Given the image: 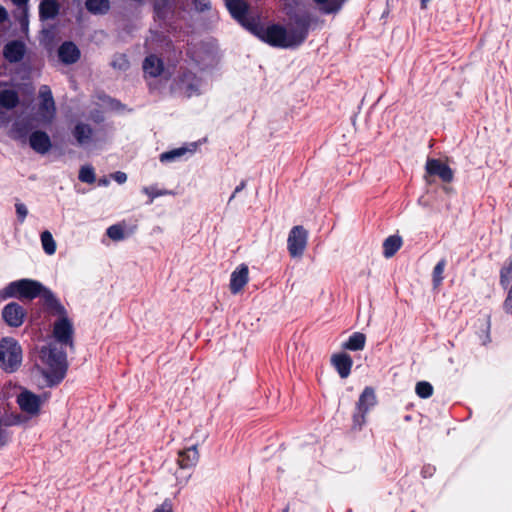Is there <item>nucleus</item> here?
<instances>
[{"instance_id":"obj_41","label":"nucleus","mask_w":512,"mask_h":512,"mask_svg":"<svg viewBox=\"0 0 512 512\" xmlns=\"http://www.w3.org/2000/svg\"><path fill=\"white\" fill-rule=\"evenodd\" d=\"M192 9L198 13H203L211 9L210 0H192Z\"/></svg>"},{"instance_id":"obj_9","label":"nucleus","mask_w":512,"mask_h":512,"mask_svg":"<svg viewBox=\"0 0 512 512\" xmlns=\"http://www.w3.org/2000/svg\"><path fill=\"white\" fill-rule=\"evenodd\" d=\"M23 360V350L17 339L5 336L0 339V369L8 374L18 371Z\"/></svg>"},{"instance_id":"obj_43","label":"nucleus","mask_w":512,"mask_h":512,"mask_svg":"<svg viewBox=\"0 0 512 512\" xmlns=\"http://www.w3.org/2000/svg\"><path fill=\"white\" fill-rule=\"evenodd\" d=\"M282 3L284 6V12H287L290 9L301 10L302 8H305L303 0H282Z\"/></svg>"},{"instance_id":"obj_54","label":"nucleus","mask_w":512,"mask_h":512,"mask_svg":"<svg viewBox=\"0 0 512 512\" xmlns=\"http://www.w3.org/2000/svg\"><path fill=\"white\" fill-rule=\"evenodd\" d=\"M14 7H29V0H11Z\"/></svg>"},{"instance_id":"obj_39","label":"nucleus","mask_w":512,"mask_h":512,"mask_svg":"<svg viewBox=\"0 0 512 512\" xmlns=\"http://www.w3.org/2000/svg\"><path fill=\"white\" fill-rule=\"evenodd\" d=\"M111 65L113 68L125 72L130 68V61L126 54H119L115 56Z\"/></svg>"},{"instance_id":"obj_30","label":"nucleus","mask_w":512,"mask_h":512,"mask_svg":"<svg viewBox=\"0 0 512 512\" xmlns=\"http://www.w3.org/2000/svg\"><path fill=\"white\" fill-rule=\"evenodd\" d=\"M85 8L92 15H105L111 8L110 0H85Z\"/></svg>"},{"instance_id":"obj_47","label":"nucleus","mask_w":512,"mask_h":512,"mask_svg":"<svg viewBox=\"0 0 512 512\" xmlns=\"http://www.w3.org/2000/svg\"><path fill=\"white\" fill-rule=\"evenodd\" d=\"M152 512H173L172 502L170 499H165L162 504L158 505Z\"/></svg>"},{"instance_id":"obj_37","label":"nucleus","mask_w":512,"mask_h":512,"mask_svg":"<svg viewBox=\"0 0 512 512\" xmlns=\"http://www.w3.org/2000/svg\"><path fill=\"white\" fill-rule=\"evenodd\" d=\"M434 387L426 380L418 381L415 385V393L421 399H428L433 395Z\"/></svg>"},{"instance_id":"obj_5","label":"nucleus","mask_w":512,"mask_h":512,"mask_svg":"<svg viewBox=\"0 0 512 512\" xmlns=\"http://www.w3.org/2000/svg\"><path fill=\"white\" fill-rule=\"evenodd\" d=\"M285 14L288 17L284 25L287 27L290 50H295L306 41L310 31L316 29L319 17L305 8L301 10L290 9Z\"/></svg>"},{"instance_id":"obj_27","label":"nucleus","mask_w":512,"mask_h":512,"mask_svg":"<svg viewBox=\"0 0 512 512\" xmlns=\"http://www.w3.org/2000/svg\"><path fill=\"white\" fill-rule=\"evenodd\" d=\"M367 337L363 332H353L342 344L341 348L347 352H358L365 348Z\"/></svg>"},{"instance_id":"obj_12","label":"nucleus","mask_w":512,"mask_h":512,"mask_svg":"<svg viewBox=\"0 0 512 512\" xmlns=\"http://www.w3.org/2000/svg\"><path fill=\"white\" fill-rule=\"evenodd\" d=\"M69 129L76 144L80 147H85L89 144L102 141L103 138L98 136V134L101 132L105 134L103 129H99L96 132L89 123L79 119L71 120Z\"/></svg>"},{"instance_id":"obj_31","label":"nucleus","mask_w":512,"mask_h":512,"mask_svg":"<svg viewBox=\"0 0 512 512\" xmlns=\"http://www.w3.org/2000/svg\"><path fill=\"white\" fill-rule=\"evenodd\" d=\"M490 328V316L487 315L484 318H479L477 320V334L482 345H487L491 342Z\"/></svg>"},{"instance_id":"obj_4","label":"nucleus","mask_w":512,"mask_h":512,"mask_svg":"<svg viewBox=\"0 0 512 512\" xmlns=\"http://www.w3.org/2000/svg\"><path fill=\"white\" fill-rule=\"evenodd\" d=\"M3 57L7 63L13 65L11 74L21 80H30L34 70L36 53L31 50L23 39L8 40L3 46Z\"/></svg>"},{"instance_id":"obj_50","label":"nucleus","mask_w":512,"mask_h":512,"mask_svg":"<svg viewBox=\"0 0 512 512\" xmlns=\"http://www.w3.org/2000/svg\"><path fill=\"white\" fill-rule=\"evenodd\" d=\"M246 185H247L246 180H241L240 183L235 187L233 193L231 194V196L229 198V202H231L238 193H240L243 189H245Z\"/></svg>"},{"instance_id":"obj_3","label":"nucleus","mask_w":512,"mask_h":512,"mask_svg":"<svg viewBox=\"0 0 512 512\" xmlns=\"http://www.w3.org/2000/svg\"><path fill=\"white\" fill-rule=\"evenodd\" d=\"M41 299L44 307L59 308V297L51 288L41 281L32 278L13 280L0 289V301L8 299L34 300Z\"/></svg>"},{"instance_id":"obj_13","label":"nucleus","mask_w":512,"mask_h":512,"mask_svg":"<svg viewBox=\"0 0 512 512\" xmlns=\"http://www.w3.org/2000/svg\"><path fill=\"white\" fill-rule=\"evenodd\" d=\"M16 403L20 410L25 413L26 417H30V419L41 414L42 409L38 393L26 387L20 388L19 393L16 395Z\"/></svg>"},{"instance_id":"obj_40","label":"nucleus","mask_w":512,"mask_h":512,"mask_svg":"<svg viewBox=\"0 0 512 512\" xmlns=\"http://www.w3.org/2000/svg\"><path fill=\"white\" fill-rule=\"evenodd\" d=\"M14 206H15V212H16L17 221L19 223H23L25 221L27 215H28V208H27V206L23 202H21L19 200H17L15 202Z\"/></svg>"},{"instance_id":"obj_55","label":"nucleus","mask_w":512,"mask_h":512,"mask_svg":"<svg viewBox=\"0 0 512 512\" xmlns=\"http://www.w3.org/2000/svg\"><path fill=\"white\" fill-rule=\"evenodd\" d=\"M92 120L96 124H101L104 121V116L101 112L96 111V113L92 115Z\"/></svg>"},{"instance_id":"obj_24","label":"nucleus","mask_w":512,"mask_h":512,"mask_svg":"<svg viewBox=\"0 0 512 512\" xmlns=\"http://www.w3.org/2000/svg\"><path fill=\"white\" fill-rule=\"evenodd\" d=\"M61 6L57 0H40L38 15L41 23L54 21L60 16Z\"/></svg>"},{"instance_id":"obj_58","label":"nucleus","mask_w":512,"mask_h":512,"mask_svg":"<svg viewBox=\"0 0 512 512\" xmlns=\"http://www.w3.org/2000/svg\"><path fill=\"white\" fill-rule=\"evenodd\" d=\"M188 89H189V90H193V91L198 90L197 86H196V85H194V84H189V85H188Z\"/></svg>"},{"instance_id":"obj_18","label":"nucleus","mask_w":512,"mask_h":512,"mask_svg":"<svg viewBox=\"0 0 512 512\" xmlns=\"http://www.w3.org/2000/svg\"><path fill=\"white\" fill-rule=\"evenodd\" d=\"M29 7H14L12 10V18L9 21V29L11 35H17L18 33L27 35L29 32Z\"/></svg>"},{"instance_id":"obj_56","label":"nucleus","mask_w":512,"mask_h":512,"mask_svg":"<svg viewBox=\"0 0 512 512\" xmlns=\"http://www.w3.org/2000/svg\"><path fill=\"white\" fill-rule=\"evenodd\" d=\"M57 138H58V135L57 134H53L52 142H56L60 146V148L57 149L56 151H60L61 153H63V151H62V141L63 140L62 139L61 140H57Z\"/></svg>"},{"instance_id":"obj_28","label":"nucleus","mask_w":512,"mask_h":512,"mask_svg":"<svg viewBox=\"0 0 512 512\" xmlns=\"http://www.w3.org/2000/svg\"><path fill=\"white\" fill-rule=\"evenodd\" d=\"M348 0H313L322 15H335L341 11Z\"/></svg>"},{"instance_id":"obj_34","label":"nucleus","mask_w":512,"mask_h":512,"mask_svg":"<svg viewBox=\"0 0 512 512\" xmlns=\"http://www.w3.org/2000/svg\"><path fill=\"white\" fill-rule=\"evenodd\" d=\"M78 180L88 185L96 183L97 176L92 164L86 163L80 166L78 171Z\"/></svg>"},{"instance_id":"obj_59","label":"nucleus","mask_w":512,"mask_h":512,"mask_svg":"<svg viewBox=\"0 0 512 512\" xmlns=\"http://www.w3.org/2000/svg\"><path fill=\"white\" fill-rule=\"evenodd\" d=\"M81 16H82V9L80 8L78 11V15H77V21L81 20Z\"/></svg>"},{"instance_id":"obj_33","label":"nucleus","mask_w":512,"mask_h":512,"mask_svg":"<svg viewBox=\"0 0 512 512\" xmlns=\"http://www.w3.org/2000/svg\"><path fill=\"white\" fill-rule=\"evenodd\" d=\"M40 241L44 253L48 256L54 255L57 250V243L48 229H44L40 233Z\"/></svg>"},{"instance_id":"obj_7","label":"nucleus","mask_w":512,"mask_h":512,"mask_svg":"<svg viewBox=\"0 0 512 512\" xmlns=\"http://www.w3.org/2000/svg\"><path fill=\"white\" fill-rule=\"evenodd\" d=\"M19 92H25L29 97L34 95V87L31 83L0 81V125H7L10 117L9 111L21 104Z\"/></svg>"},{"instance_id":"obj_23","label":"nucleus","mask_w":512,"mask_h":512,"mask_svg":"<svg viewBox=\"0 0 512 512\" xmlns=\"http://www.w3.org/2000/svg\"><path fill=\"white\" fill-rule=\"evenodd\" d=\"M142 69L143 73L150 78L161 77L165 72L164 58L151 53L143 59Z\"/></svg>"},{"instance_id":"obj_60","label":"nucleus","mask_w":512,"mask_h":512,"mask_svg":"<svg viewBox=\"0 0 512 512\" xmlns=\"http://www.w3.org/2000/svg\"><path fill=\"white\" fill-rule=\"evenodd\" d=\"M281 512H289V506L287 505L286 507H284Z\"/></svg>"},{"instance_id":"obj_38","label":"nucleus","mask_w":512,"mask_h":512,"mask_svg":"<svg viewBox=\"0 0 512 512\" xmlns=\"http://www.w3.org/2000/svg\"><path fill=\"white\" fill-rule=\"evenodd\" d=\"M150 34H151V37H150L151 42H153L155 44L168 45V44L172 43L170 37L160 30L150 29Z\"/></svg>"},{"instance_id":"obj_46","label":"nucleus","mask_w":512,"mask_h":512,"mask_svg":"<svg viewBox=\"0 0 512 512\" xmlns=\"http://www.w3.org/2000/svg\"><path fill=\"white\" fill-rule=\"evenodd\" d=\"M436 472V467L432 464H425L421 469V476L424 479L431 478Z\"/></svg>"},{"instance_id":"obj_10","label":"nucleus","mask_w":512,"mask_h":512,"mask_svg":"<svg viewBox=\"0 0 512 512\" xmlns=\"http://www.w3.org/2000/svg\"><path fill=\"white\" fill-rule=\"evenodd\" d=\"M378 403L375 389L372 386H365L356 402L355 411L352 415V429L362 430L366 423V414Z\"/></svg>"},{"instance_id":"obj_15","label":"nucleus","mask_w":512,"mask_h":512,"mask_svg":"<svg viewBox=\"0 0 512 512\" xmlns=\"http://www.w3.org/2000/svg\"><path fill=\"white\" fill-rule=\"evenodd\" d=\"M1 318L8 327L19 328L27 319V311L20 303L10 301L3 306Z\"/></svg>"},{"instance_id":"obj_53","label":"nucleus","mask_w":512,"mask_h":512,"mask_svg":"<svg viewBox=\"0 0 512 512\" xmlns=\"http://www.w3.org/2000/svg\"><path fill=\"white\" fill-rule=\"evenodd\" d=\"M50 396H51V393L48 391H44V392L38 394L41 408L43 407L44 403L50 398Z\"/></svg>"},{"instance_id":"obj_22","label":"nucleus","mask_w":512,"mask_h":512,"mask_svg":"<svg viewBox=\"0 0 512 512\" xmlns=\"http://www.w3.org/2000/svg\"><path fill=\"white\" fill-rule=\"evenodd\" d=\"M330 363L341 379H346L351 374L353 359L347 352L340 351L333 353L330 358Z\"/></svg>"},{"instance_id":"obj_1","label":"nucleus","mask_w":512,"mask_h":512,"mask_svg":"<svg viewBox=\"0 0 512 512\" xmlns=\"http://www.w3.org/2000/svg\"><path fill=\"white\" fill-rule=\"evenodd\" d=\"M22 103L24 111L11 124L9 136L22 144H28L39 155H47L60 146L52 142L47 132L57 118V106L50 86L41 85L37 102L30 97Z\"/></svg>"},{"instance_id":"obj_8","label":"nucleus","mask_w":512,"mask_h":512,"mask_svg":"<svg viewBox=\"0 0 512 512\" xmlns=\"http://www.w3.org/2000/svg\"><path fill=\"white\" fill-rule=\"evenodd\" d=\"M59 308L47 306L46 309L53 313L58 319L54 323L53 336L56 345L60 348L69 347L71 351L75 349V328L72 319L68 316L67 309L59 299Z\"/></svg>"},{"instance_id":"obj_62","label":"nucleus","mask_w":512,"mask_h":512,"mask_svg":"<svg viewBox=\"0 0 512 512\" xmlns=\"http://www.w3.org/2000/svg\"><path fill=\"white\" fill-rule=\"evenodd\" d=\"M411 419V416L410 415H406L405 416V420H410Z\"/></svg>"},{"instance_id":"obj_36","label":"nucleus","mask_w":512,"mask_h":512,"mask_svg":"<svg viewBox=\"0 0 512 512\" xmlns=\"http://www.w3.org/2000/svg\"><path fill=\"white\" fill-rule=\"evenodd\" d=\"M142 192L149 197L147 204H152L153 201L158 197L172 194V191L167 190V189L158 188V186L156 184L150 185V186H144L142 188Z\"/></svg>"},{"instance_id":"obj_32","label":"nucleus","mask_w":512,"mask_h":512,"mask_svg":"<svg viewBox=\"0 0 512 512\" xmlns=\"http://www.w3.org/2000/svg\"><path fill=\"white\" fill-rule=\"evenodd\" d=\"M512 281V254L507 258L499 272V285L507 290Z\"/></svg>"},{"instance_id":"obj_42","label":"nucleus","mask_w":512,"mask_h":512,"mask_svg":"<svg viewBox=\"0 0 512 512\" xmlns=\"http://www.w3.org/2000/svg\"><path fill=\"white\" fill-rule=\"evenodd\" d=\"M153 15L155 20L164 22L168 17V9L165 6L156 4L153 9Z\"/></svg>"},{"instance_id":"obj_44","label":"nucleus","mask_w":512,"mask_h":512,"mask_svg":"<svg viewBox=\"0 0 512 512\" xmlns=\"http://www.w3.org/2000/svg\"><path fill=\"white\" fill-rule=\"evenodd\" d=\"M105 98L107 99L109 108L112 111H120V110L125 109V107H126L119 99L113 98L108 95H105Z\"/></svg>"},{"instance_id":"obj_6","label":"nucleus","mask_w":512,"mask_h":512,"mask_svg":"<svg viewBox=\"0 0 512 512\" xmlns=\"http://www.w3.org/2000/svg\"><path fill=\"white\" fill-rule=\"evenodd\" d=\"M255 20L248 31L252 36L270 47L290 50L287 27L284 24L265 19L261 14Z\"/></svg>"},{"instance_id":"obj_52","label":"nucleus","mask_w":512,"mask_h":512,"mask_svg":"<svg viewBox=\"0 0 512 512\" xmlns=\"http://www.w3.org/2000/svg\"><path fill=\"white\" fill-rule=\"evenodd\" d=\"M110 182H111V177L106 176V175H103V176L97 178V180H96V183L99 187H107V186H109Z\"/></svg>"},{"instance_id":"obj_29","label":"nucleus","mask_w":512,"mask_h":512,"mask_svg":"<svg viewBox=\"0 0 512 512\" xmlns=\"http://www.w3.org/2000/svg\"><path fill=\"white\" fill-rule=\"evenodd\" d=\"M403 245V239L399 234H392L386 237L382 243V254L386 259H390L400 250Z\"/></svg>"},{"instance_id":"obj_51","label":"nucleus","mask_w":512,"mask_h":512,"mask_svg":"<svg viewBox=\"0 0 512 512\" xmlns=\"http://www.w3.org/2000/svg\"><path fill=\"white\" fill-rule=\"evenodd\" d=\"M10 20V15L8 10L0 4V24L6 23Z\"/></svg>"},{"instance_id":"obj_11","label":"nucleus","mask_w":512,"mask_h":512,"mask_svg":"<svg viewBox=\"0 0 512 512\" xmlns=\"http://www.w3.org/2000/svg\"><path fill=\"white\" fill-rule=\"evenodd\" d=\"M223 2L231 18L247 32L256 21V17L260 15L251 10L246 0H223Z\"/></svg>"},{"instance_id":"obj_19","label":"nucleus","mask_w":512,"mask_h":512,"mask_svg":"<svg viewBox=\"0 0 512 512\" xmlns=\"http://www.w3.org/2000/svg\"><path fill=\"white\" fill-rule=\"evenodd\" d=\"M29 420L30 417H26V415L15 412H5L0 417V432L3 441V443L0 444V449L5 447L9 442V433L4 427L20 426L27 423Z\"/></svg>"},{"instance_id":"obj_61","label":"nucleus","mask_w":512,"mask_h":512,"mask_svg":"<svg viewBox=\"0 0 512 512\" xmlns=\"http://www.w3.org/2000/svg\"><path fill=\"white\" fill-rule=\"evenodd\" d=\"M80 1L81 0H72L73 3H77L78 5H80Z\"/></svg>"},{"instance_id":"obj_57","label":"nucleus","mask_w":512,"mask_h":512,"mask_svg":"<svg viewBox=\"0 0 512 512\" xmlns=\"http://www.w3.org/2000/svg\"><path fill=\"white\" fill-rule=\"evenodd\" d=\"M419 1H420V8H421V9H426V8H427L428 3H429L431 0H419Z\"/></svg>"},{"instance_id":"obj_26","label":"nucleus","mask_w":512,"mask_h":512,"mask_svg":"<svg viewBox=\"0 0 512 512\" xmlns=\"http://www.w3.org/2000/svg\"><path fill=\"white\" fill-rule=\"evenodd\" d=\"M135 230L136 226L128 227L127 224L124 221H122L110 225L106 229L105 235L112 241L119 242L123 241L124 239L132 235Z\"/></svg>"},{"instance_id":"obj_2","label":"nucleus","mask_w":512,"mask_h":512,"mask_svg":"<svg viewBox=\"0 0 512 512\" xmlns=\"http://www.w3.org/2000/svg\"><path fill=\"white\" fill-rule=\"evenodd\" d=\"M39 358L43 365L35 362L32 370L36 371L49 388L57 387L65 379L68 369V355L64 348L48 342L41 346Z\"/></svg>"},{"instance_id":"obj_25","label":"nucleus","mask_w":512,"mask_h":512,"mask_svg":"<svg viewBox=\"0 0 512 512\" xmlns=\"http://www.w3.org/2000/svg\"><path fill=\"white\" fill-rule=\"evenodd\" d=\"M199 461L198 445L193 444L178 452L177 464L181 470L194 468Z\"/></svg>"},{"instance_id":"obj_48","label":"nucleus","mask_w":512,"mask_h":512,"mask_svg":"<svg viewBox=\"0 0 512 512\" xmlns=\"http://www.w3.org/2000/svg\"><path fill=\"white\" fill-rule=\"evenodd\" d=\"M56 30V25L48 23L47 26L42 28L41 33L43 34L45 39H54V31Z\"/></svg>"},{"instance_id":"obj_17","label":"nucleus","mask_w":512,"mask_h":512,"mask_svg":"<svg viewBox=\"0 0 512 512\" xmlns=\"http://www.w3.org/2000/svg\"><path fill=\"white\" fill-rule=\"evenodd\" d=\"M199 143H200L199 141L184 143L183 145H181L179 147H175V148L166 150L159 155V161L163 164L180 161V160L184 159V157L187 154H189V155L194 154L199 146Z\"/></svg>"},{"instance_id":"obj_45","label":"nucleus","mask_w":512,"mask_h":512,"mask_svg":"<svg viewBox=\"0 0 512 512\" xmlns=\"http://www.w3.org/2000/svg\"><path fill=\"white\" fill-rule=\"evenodd\" d=\"M507 295H506V298L503 302V310L505 311V313L507 314H512V285L510 287H508L507 289Z\"/></svg>"},{"instance_id":"obj_20","label":"nucleus","mask_w":512,"mask_h":512,"mask_svg":"<svg viewBox=\"0 0 512 512\" xmlns=\"http://www.w3.org/2000/svg\"><path fill=\"white\" fill-rule=\"evenodd\" d=\"M57 57L61 64L70 66L81 58V50L72 40H65L57 50Z\"/></svg>"},{"instance_id":"obj_16","label":"nucleus","mask_w":512,"mask_h":512,"mask_svg":"<svg viewBox=\"0 0 512 512\" xmlns=\"http://www.w3.org/2000/svg\"><path fill=\"white\" fill-rule=\"evenodd\" d=\"M425 171L430 176H437L443 183H450L454 179V170L437 158H427Z\"/></svg>"},{"instance_id":"obj_49","label":"nucleus","mask_w":512,"mask_h":512,"mask_svg":"<svg viewBox=\"0 0 512 512\" xmlns=\"http://www.w3.org/2000/svg\"><path fill=\"white\" fill-rule=\"evenodd\" d=\"M110 177L120 185L124 184L127 181V174L123 171H115L110 174Z\"/></svg>"},{"instance_id":"obj_35","label":"nucleus","mask_w":512,"mask_h":512,"mask_svg":"<svg viewBox=\"0 0 512 512\" xmlns=\"http://www.w3.org/2000/svg\"><path fill=\"white\" fill-rule=\"evenodd\" d=\"M446 265H447V260L445 257L441 258L435 264L433 271H432V285H433L434 289L438 288L441 285V283L444 279L443 273H444Z\"/></svg>"},{"instance_id":"obj_21","label":"nucleus","mask_w":512,"mask_h":512,"mask_svg":"<svg viewBox=\"0 0 512 512\" xmlns=\"http://www.w3.org/2000/svg\"><path fill=\"white\" fill-rule=\"evenodd\" d=\"M249 281V268L245 263L239 264L230 275L229 290L231 294H239Z\"/></svg>"},{"instance_id":"obj_14","label":"nucleus","mask_w":512,"mask_h":512,"mask_svg":"<svg viewBox=\"0 0 512 512\" xmlns=\"http://www.w3.org/2000/svg\"><path fill=\"white\" fill-rule=\"evenodd\" d=\"M308 231L302 225L291 228L287 238V250L291 258H300L307 246Z\"/></svg>"}]
</instances>
